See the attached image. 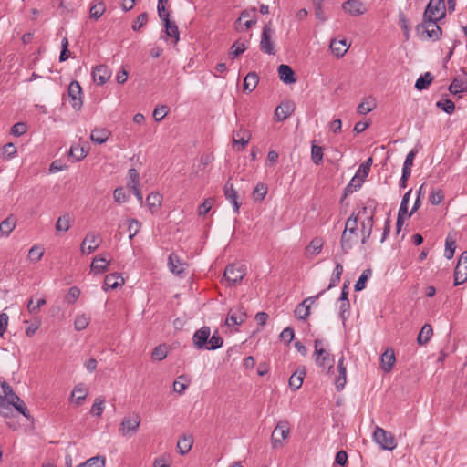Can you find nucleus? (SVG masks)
<instances>
[{"mask_svg":"<svg viewBox=\"0 0 467 467\" xmlns=\"http://www.w3.org/2000/svg\"><path fill=\"white\" fill-rule=\"evenodd\" d=\"M377 202L375 200H368L366 202V205L362 208V210L359 212V213L366 215V218L368 216H371L374 218L375 211L377 209Z\"/></svg>","mask_w":467,"mask_h":467,"instance_id":"obj_52","label":"nucleus"},{"mask_svg":"<svg viewBox=\"0 0 467 467\" xmlns=\"http://www.w3.org/2000/svg\"><path fill=\"white\" fill-rule=\"evenodd\" d=\"M259 82V77L255 72H249L244 79V91L251 93L254 91Z\"/></svg>","mask_w":467,"mask_h":467,"instance_id":"obj_29","label":"nucleus"},{"mask_svg":"<svg viewBox=\"0 0 467 467\" xmlns=\"http://www.w3.org/2000/svg\"><path fill=\"white\" fill-rule=\"evenodd\" d=\"M124 284V278L117 274H109L105 276L104 280V289L107 291L108 289H116L119 286H121Z\"/></svg>","mask_w":467,"mask_h":467,"instance_id":"obj_20","label":"nucleus"},{"mask_svg":"<svg viewBox=\"0 0 467 467\" xmlns=\"http://www.w3.org/2000/svg\"><path fill=\"white\" fill-rule=\"evenodd\" d=\"M272 23L269 21L266 23L262 30L261 40L259 44L260 50L267 55H275V44L272 41Z\"/></svg>","mask_w":467,"mask_h":467,"instance_id":"obj_6","label":"nucleus"},{"mask_svg":"<svg viewBox=\"0 0 467 467\" xmlns=\"http://www.w3.org/2000/svg\"><path fill=\"white\" fill-rule=\"evenodd\" d=\"M361 226H362V228H361V234H362L361 244H365L368 241V239L370 238V236L372 234L373 226H374V218H372L371 216H368L365 220L362 221Z\"/></svg>","mask_w":467,"mask_h":467,"instance_id":"obj_25","label":"nucleus"},{"mask_svg":"<svg viewBox=\"0 0 467 467\" xmlns=\"http://www.w3.org/2000/svg\"><path fill=\"white\" fill-rule=\"evenodd\" d=\"M211 336V328L209 327H202L196 330L192 336V343L196 349H206L208 338Z\"/></svg>","mask_w":467,"mask_h":467,"instance_id":"obj_12","label":"nucleus"},{"mask_svg":"<svg viewBox=\"0 0 467 467\" xmlns=\"http://www.w3.org/2000/svg\"><path fill=\"white\" fill-rule=\"evenodd\" d=\"M323 240L320 237H315L310 242L309 245L306 247L307 253H310L312 254H318L323 247Z\"/></svg>","mask_w":467,"mask_h":467,"instance_id":"obj_46","label":"nucleus"},{"mask_svg":"<svg viewBox=\"0 0 467 467\" xmlns=\"http://www.w3.org/2000/svg\"><path fill=\"white\" fill-rule=\"evenodd\" d=\"M344 357H341L337 363L338 377L335 381V385L337 390L343 389L347 380V369L344 365Z\"/></svg>","mask_w":467,"mask_h":467,"instance_id":"obj_26","label":"nucleus"},{"mask_svg":"<svg viewBox=\"0 0 467 467\" xmlns=\"http://www.w3.org/2000/svg\"><path fill=\"white\" fill-rule=\"evenodd\" d=\"M445 16L446 5L444 0H430L423 14V20L425 22L440 21Z\"/></svg>","mask_w":467,"mask_h":467,"instance_id":"obj_3","label":"nucleus"},{"mask_svg":"<svg viewBox=\"0 0 467 467\" xmlns=\"http://www.w3.org/2000/svg\"><path fill=\"white\" fill-rule=\"evenodd\" d=\"M296 317L300 320H306L310 315V305L301 302L295 309Z\"/></svg>","mask_w":467,"mask_h":467,"instance_id":"obj_42","label":"nucleus"},{"mask_svg":"<svg viewBox=\"0 0 467 467\" xmlns=\"http://www.w3.org/2000/svg\"><path fill=\"white\" fill-rule=\"evenodd\" d=\"M87 154L88 151H86L80 145L71 146L69 150V156L73 158L76 161L83 160L87 156Z\"/></svg>","mask_w":467,"mask_h":467,"instance_id":"obj_47","label":"nucleus"},{"mask_svg":"<svg viewBox=\"0 0 467 467\" xmlns=\"http://www.w3.org/2000/svg\"><path fill=\"white\" fill-rule=\"evenodd\" d=\"M311 158L315 164H321L323 161V148L313 144L311 148Z\"/></svg>","mask_w":467,"mask_h":467,"instance_id":"obj_55","label":"nucleus"},{"mask_svg":"<svg viewBox=\"0 0 467 467\" xmlns=\"http://www.w3.org/2000/svg\"><path fill=\"white\" fill-rule=\"evenodd\" d=\"M245 275V270L243 266L229 265L224 271L223 277L229 285L239 284Z\"/></svg>","mask_w":467,"mask_h":467,"instance_id":"obj_10","label":"nucleus"},{"mask_svg":"<svg viewBox=\"0 0 467 467\" xmlns=\"http://www.w3.org/2000/svg\"><path fill=\"white\" fill-rule=\"evenodd\" d=\"M183 263L181 261L180 257L175 254L174 253H171L169 255L168 258V265L169 269L172 274L180 275L183 272Z\"/></svg>","mask_w":467,"mask_h":467,"instance_id":"obj_27","label":"nucleus"},{"mask_svg":"<svg viewBox=\"0 0 467 467\" xmlns=\"http://www.w3.org/2000/svg\"><path fill=\"white\" fill-rule=\"evenodd\" d=\"M43 256V250L40 246L34 245L28 252V258L32 262H38Z\"/></svg>","mask_w":467,"mask_h":467,"instance_id":"obj_63","label":"nucleus"},{"mask_svg":"<svg viewBox=\"0 0 467 467\" xmlns=\"http://www.w3.org/2000/svg\"><path fill=\"white\" fill-rule=\"evenodd\" d=\"M163 26L165 27V33L168 36L174 38L175 42L177 43L180 39V33L179 28L175 22H172L171 20L163 23Z\"/></svg>","mask_w":467,"mask_h":467,"instance_id":"obj_40","label":"nucleus"},{"mask_svg":"<svg viewBox=\"0 0 467 467\" xmlns=\"http://www.w3.org/2000/svg\"><path fill=\"white\" fill-rule=\"evenodd\" d=\"M294 105L290 102L281 103L275 111L278 120L286 119L294 111Z\"/></svg>","mask_w":467,"mask_h":467,"instance_id":"obj_28","label":"nucleus"},{"mask_svg":"<svg viewBox=\"0 0 467 467\" xmlns=\"http://www.w3.org/2000/svg\"><path fill=\"white\" fill-rule=\"evenodd\" d=\"M106 459L104 456H95L87 460L83 464L85 467H104Z\"/></svg>","mask_w":467,"mask_h":467,"instance_id":"obj_57","label":"nucleus"},{"mask_svg":"<svg viewBox=\"0 0 467 467\" xmlns=\"http://www.w3.org/2000/svg\"><path fill=\"white\" fill-rule=\"evenodd\" d=\"M290 428L287 420H280L274 429L271 435V443L273 448L282 446V441L289 435Z\"/></svg>","mask_w":467,"mask_h":467,"instance_id":"obj_8","label":"nucleus"},{"mask_svg":"<svg viewBox=\"0 0 467 467\" xmlns=\"http://www.w3.org/2000/svg\"><path fill=\"white\" fill-rule=\"evenodd\" d=\"M432 327L430 324H424L417 337L418 344L421 346L427 344L432 337Z\"/></svg>","mask_w":467,"mask_h":467,"instance_id":"obj_34","label":"nucleus"},{"mask_svg":"<svg viewBox=\"0 0 467 467\" xmlns=\"http://www.w3.org/2000/svg\"><path fill=\"white\" fill-rule=\"evenodd\" d=\"M246 313L243 308H239L235 311H230L226 318V324L228 326L241 325L245 321Z\"/></svg>","mask_w":467,"mask_h":467,"instance_id":"obj_24","label":"nucleus"},{"mask_svg":"<svg viewBox=\"0 0 467 467\" xmlns=\"http://www.w3.org/2000/svg\"><path fill=\"white\" fill-rule=\"evenodd\" d=\"M306 375V368H298L289 378V386L292 389L297 390L301 388Z\"/></svg>","mask_w":467,"mask_h":467,"instance_id":"obj_22","label":"nucleus"},{"mask_svg":"<svg viewBox=\"0 0 467 467\" xmlns=\"http://www.w3.org/2000/svg\"><path fill=\"white\" fill-rule=\"evenodd\" d=\"M444 199L443 192L441 189L432 190L429 196V201L433 205L440 204Z\"/></svg>","mask_w":467,"mask_h":467,"instance_id":"obj_62","label":"nucleus"},{"mask_svg":"<svg viewBox=\"0 0 467 467\" xmlns=\"http://www.w3.org/2000/svg\"><path fill=\"white\" fill-rule=\"evenodd\" d=\"M193 444V439L191 435H182L178 442L177 449L181 455H184L190 451Z\"/></svg>","mask_w":467,"mask_h":467,"instance_id":"obj_31","label":"nucleus"},{"mask_svg":"<svg viewBox=\"0 0 467 467\" xmlns=\"http://www.w3.org/2000/svg\"><path fill=\"white\" fill-rule=\"evenodd\" d=\"M67 93L70 99L71 107L77 111L80 110L83 106L82 88L80 84L76 80L71 81L68 85Z\"/></svg>","mask_w":467,"mask_h":467,"instance_id":"obj_9","label":"nucleus"},{"mask_svg":"<svg viewBox=\"0 0 467 467\" xmlns=\"http://www.w3.org/2000/svg\"><path fill=\"white\" fill-rule=\"evenodd\" d=\"M71 217L69 213H65L60 216L56 223V230L57 232L66 233L70 228Z\"/></svg>","mask_w":467,"mask_h":467,"instance_id":"obj_39","label":"nucleus"},{"mask_svg":"<svg viewBox=\"0 0 467 467\" xmlns=\"http://www.w3.org/2000/svg\"><path fill=\"white\" fill-rule=\"evenodd\" d=\"M167 354V346L165 344H161L154 348L151 353V358L153 360L161 361L166 358Z\"/></svg>","mask_w":467,"mask_h":467,"instance_id":"obj_48","label":"nucleus"},{"mask_svg":"<svg viewBox=\"0 0 467 467\" xmlns=\"http://www.w3.org/2000/svg\"><path fill=\"white\" fill-rule=\"evenodd\" d=\"M372 271L370 269H366L362 272L361 275L357 280L356 284L354 285L355 291H361L366 287V283L368 280V278L371 276Z\"/></svg>","mask_w":467,"mask_h":467,"instance_id":"obj_44","label":"nucleus"},{"mask_svg":"<svg viewBox=\"0 0 467 467\" xmlns=\"http://www.w3.org/2000/svg\"><path fill=\"white\" fill-rule=\"evenodd\" d=\"M323 346L324 341L322 339H316L314 341L315 362L323 371L329 373L334 368L335 358Z\"/></svg>","mask_w":467,"mask_h":467,"instance_id":"obj_2","label":"nucleus"},{"mask_svg":"<svg viewBox=\"0 0 467 467\" xmlns=\"http://www.w3.org/2000/svg\"><path fill=\"white\" fill-rule=\"evenodd\" d=\"M109 265V261L101 256H96L91 263V269L97 273L101 274L107 271Z\"/></svg>","mask_w":467,"mask_h":467,"instance_id":"obj_33","label":"nucleus"},{"mask_svg":"<svg viewBox=\"0 0 467 467\" xmlns=\"http://www.w3.org/2000/svg\"><path fill=\"white\" fill-rule=\"evenodd\" d=\"M330 48L332 52L337 57H343L348 51V47L347 46L346 39L343 40H332L330 43Z\"/></svg>","mask_w":467,"mask_h":467,"instance_id":"obj_32","label":"nucleus"},{"mask_svg":"<svg viewBox=\"0 0 467 467\" xmlns=\"http://www.w3.org/2000/svg\"><path fill=\"white\" fill-rule=\"evenodd\" d=\"M223 337L219 335V333L217 331H215L212 335V337H210L208 338L206 349L207 350H215V349L220 348L223 346Z\"/></svg>","mask_w":467,"mask_h":467,"instance_id":"obj_41","label":"nucleus"},{"mask_svg":"<svg viewBox=\"0 0 467 467\" xmlns=\"http://www.w3.org/2000/svg\"><path fill=\"white\" fill-rule=\"evenodd\" d=\"M371 165H372V158L369 157L365 162L360 164V166L358 167L355 175L358 176L360 178H363V181H364L365 178L368 175Z\"/></svg>","mask_w":467,"mask_h":467,"instance_id":"obj_54","label":"nucleus"},{"mask_svg":"<svg viewBox=\"0 0 467 467\" xmlns=\"http://www.w3.org/2000/svg\"><path fill=\"white\" fill-rule=\"evenodd\" d=\"M46 304L45 298H39L36 303L34 302V299L31 298L27 303V310L31 314H36L39 311L40 307L43 306Z\"/></svg>","mask_w":467,"mask_h":467,"instance_id":"obj_61","label":"nucleus"},{"mask_svg":"<svg viewBox=\"0 0 467 467\" xmlns=\"http://www.w3.org/2000/svg\"><path fill=\"white\" fill-rule=\"evenodd\" d=\"M246 50V46L244 43L235 42L231 47V51L229 53V57L234 59L236 57L240 56Z\"/></svg>","mask_w":467,"mask_h":467,"instance_id":"obj_60","label":"nucleus"},{"mask_svg":"<svg viewBox=\"0 0 467 467\" xmlns=\"http://www.w3.org/2000/svg\"><path fill=\"white\" fill-rule=\"evenodd\" d=\"M106 11V6L102 1L95 0L94 4L91 5L89 14L90 18L98 20L102 16L104 12Z\"/></svg>","mask_w":467,"mask_h":467,"instance_id":"obj_37","label":"nucleus"},{"mask_svg":"<svg viewBox=\"0 0 467 467\" xmlns=\"http://www.w3.org/2000/svg\"><path fill=\"white\" fill-rule=\"evenodd\" d=\"M5 403L8 406H13L24 417L29 419V411L25 402L16 393H12L11 396L5 400Z\"/></svg>","mask_w":467,"mask_h":467,"instance_id":"obj_17","label":"nucleus"},{"mask_svg":"<svg viewBox=\"0 0 467 467\" xmlns=\"http://www.w3.org/2000/svg\"><path fill=\"white\" fill-rule=\"evenodd\" d=\"M436 107L447 114H452L455 110L454 102L449 99L439 100L436 103Z\"/></svg>","mask_w":467,"mask_h":467,"instance_id":"obj_51","label":"nucleus"},{"mask_svg":"<svg viewBox=\"0 0 467 467\" xmlns=\"http://www.w3.org/2000/svg\"><path fill=\"white\" fill-rule=\"evenodd\" d=\"M416 33L418 36L422 39H431L432 41H437L441 38L442 35L441 28L438 26V21L434 22H425L417 25Z\"/></svg>","mask_w":467,"mask_h":467,"instance_id":"obj_4","label":"nucleus"},{"mask_svg":"<svg viewBox=\"0 0 467 467\" xmlns=\"http://www.w3.org/2000/svg\"><path fill=\"white\" fill-rule=\"evenodd\" d=\"M363 182V178L355 175L350 180L349 183L346 186L343 197H347L348 194H351L354 192L358 191L362 186Z\"/></svg>","mask_w":467,"mask_h":467,"instance_id":"obj_36","label":"nucleus"},{"mask_svg":"<svg viewBox=\"0 0 467 467\" xmlns=\"http://www.w3.org/2000/svg\"><path fill=\"white\" fill-rule=\"evenodd\" d=\"M16 226L15 220L7 217L0 223V233L5 236H8Z\"/></svg>","mask_w":467,"mask_h":467,"instance_id":"obj_45","label":"nucleus"},{"mask_svg":"<svg viewBox=\"0 0 467 467\" xmlns=\"http://www.w3.org/2000/svg\"><path fill=\"white\" fill-rule=\"evenodd\" d=\"M127 186L129 188L140 186V175L136 169L130 168L128 171V182Z\"/></svg>","mask_w":467,"mask_h":467,"instance_id":"obj_53","label":"nucleus"},{"mask_svg":"<svg viewBox=\"0 0 467 467\" xmlns=\"http://www.w3.org/2000/svg\"><path fill=\"white\" fill-rule=\"evenodd\" d=\"M358 217L352 213L345 223V229L341 235L340 245L344 254L358 242Z\"/></svg>","mask_w":467,"mask_h":467,"instance_id":"obj_1","label":"nucleus"},{"mask_svg":"<svg viewBox=\"0 0 467 467\" xmlns=\"http://www.w3.org/2000/svg\"><path fill=\"white\" fill-rule=\"evenodd\" d=\"M267 193V186L265 183H258L254 191H253V197L255 202H261L265 198V195Z\"/></svg>","mask_w":467,"mask_h":467,"instance_id":"obj_50","label":"nucleus"},{"mask_svg":"<svg viewBox=\"0 0 467 467\" xmlns=\"http://www.w3.org/2000/svg\"><path fill=\"white\" fill-rule=\"evenodd\" d=\"M462 76L455 78L449 86V91L458 98H461V93L467 92V72L462 69Z\"/></svg>","mask_w":467,"mask_h":467,"instance_id":"obj_14","label":"nucleus"},{"mask_svg":"<svg viewBox=\"0 0 467 467\" xmlns=\"http://www.w3.org/2000/svg\"><path fill=\"white\" fill-rule=\"evenodd\" d=\"M223 192L226 200L233 205L234 213L239 214L241 202H238V192L234 189V184L229 181L224 184Z\"/></svg>","mask_w":467,"mask_h":467,"instance_id":"obj_13","label":"nucleus"},{"mask_svg":"<svg viewBox=\"0 0 467 467\" xmlns=\"http://www.w3.org/2000/svg\"><path fill=\"white\" fill-rule=\"evenodd\" d=\"M76 394H78L76 403L77 405H80L86 399L87 390L82 387V385H78L74 388L72 396H75Z\"/></svg>","mask_w":467,"mask_h":467,"instance_id":"obj_64","label":"nucleus"},{"mask_svg":"<svg viewBox=\"0 0 467 467\" xmlns=\"http://www.w3.org/2000/svg\"><path fill=\"white\" fill-rule=\"evenodd\" d=\"M456 249V242L450 234L445 239L444 256L450 260L453 257Z\"/></svg>","mask_w":467,"mask_h":467,"instance_id":"obj_43","label":"nucleus"},{"mask_svg":"<svg viewBox=\"0 0 467 467\" xmlns=\"http://www.w3.org/2000/svg\"><path fill=\"white\" fill-rule=\"evenodd\" d=\"M433 80V77L430 72H426L423 75H420V78L416 80L415 88L421 91L426 89Z\"/></svg>","mask_w":467,"mask_h":467,"instance_id":"obj_38","label":"nucleus"},{"mask_svg":"<svg viewBox=\"0 0 467 467\" xmlns=\"http://www.w3.org/2000/svg\"><path fill=\"white\" fill-rule=\"evenodd\" d=\"M250 140V135L246 130H238L234 131L233 133V148L241 151L244 149V147L248 144Z\"/></svg>","mask_w":467,"mask_h":467,"instance_id":"obj_16","label":"nucleus"},{"mask_svg":"<svg viewBox=\"0 0 467 467\" xmlns=\"http://www.w3.org/2000/svg\"><path fill=\"white\" fill-rule=\"evenodd\" d=\"M79 296L80 289L77 286H72L66 295L65 300L67 304L73 305L78 299Z\"/></svg>","mask_w":467,"mask_h":467,"instance_id":"obj_58","label":"nucleus"},{"mask_svg":"<svg viewBox=\"0 0 467 467\" xmlns=\"http://www.w3.org/2000/svg\"><path fill=\"white\" fill-rule=\"evenodd\" d=\"M105 400L101 397L95 399V401L91 407L90 413L94 416L100 417L104 411Z\"/></svg>","mask_w":467,"mask_h":467,"instance_id":"obj_49","label":"nucleus"},{"mask_svg":"<svg viewBox=\"0 0 467 467\" xmlns=\"http://www.w3.org/2000/svg\"><path fill=\"white\" fill-rule=\"evenodd\" d=\"M381 368L385 372H389L393 365L396 361L395 354L392 348H388L382 355H381Z\"/></svg>","mask_w":467,"mask_h":467,"instance_id":"obj_21","label":"nucleus"},{"mask_svg":"<svg viewBox=\"0 0 467 467\" xmlns=\"http://www.w3.org/2000/svg\"><path fill=\"white\" fill-rule=\"evenodd\" d=\"M278 75L280 80H282L285 84H293L296 81V78L295 77V72L291 68L290 66L285 64H281L278 68Z\"/></svg>","mask_w":467,"mask_h":467,"instance_id":"obj_18","label":"nucleus"},{"mask_svg":"<svg viewBox=\"0 0 467 467\" xmlns=\"http://www.w3.org/2000/svg\"><path fill=\"white\" fill-rule=\"evenodd\" d=\"M140 424V418L139 415L124 417L120 422L119 431L124 437L133 436Z\"/></svg>","mask_w":467,"mask_h":467,"instance_id":"obj_7","label":"nucleus"},{"mask_svg":"<svg viewBox=\"0 0 467 467\" xmlns=\"http://www.w3.org/2000/svg\"><path fill=\"white\" fill-rule=\"evenodd\" d=\"M89 324V318L85 315H78L74 321V327L77 331L85 329Z\"/></svg>","mask_w":467,"mask_h":467,"instance_id":"obj_59","label":"nucleus"},{"mask_svg":"<svg viewBox=\"0 0 467 467\" xmlns=\"http://www.w3.org/2000/svg\"><path fill=\"white\" fill-rule=\"evenodd\" d=\"M110 136V131L105 128L94 129L90 134V140L95 144L105 143Z\"/></svg>","mask_w":467,"mask_h":467,"instance_id":"obj_23","label":"nucleus"},{"mask_svg":"<svg viewBox=\"0 0 467 467\" xmlns=\"http://www.w3.org/2000/svg\"><path fill=\"white\" fill-rule=\"evenodd\" d=\"M373 439L382 450L393 451L397 447V442L391 432L386 430L376 427L373 432Z\"/></svg>","mask_w":467,"mask_h":467,"instance_id":"obj_5","label":"nucleus"},{"mask_svg":"<svg viewBox=\"0 0 467 467\" xmlns=\"http://www.w3.org/2000/svg\"><path fill=\"white\" fill-rule=\"evenodd\" d=\"M140 223L137 219H130L128 221L129 239L132 240L133 237L140 232Z\"/></svg>","mask_w":467,"mask_h":467,"instance_id":"obj_56","label":"nucleus"},{"mask_svg":"<svg viewBox=\"0 0 467 467\" xmlns=\"http://www.w3.org/2000/svg\"><path fill=\"white\" fill-rule=\"evenodd\" d=\"M162 196L159 192H150L146 199L147 206L151 213H154L161 207Z\"/></svg>","mask_w":467,"mask_h":467,"instance_id":"obj_30","label":"nucleus"},{"mask_svg":"<svg viewBox=\"0 0 467 467\" xmlns=\"http://www.w3.org/2000/svg\"><path fill=\"white\" fill-rule=\"evenodd\" d=\"M362 3L358 0H348L342 5L344 11L354 16L364 14L365 10L362 9Z\"/></svg>","mask_w":467,"mask_h":467,"instance_id":"obj_19","label":"nucleus"},{"mask_svg":"<svg viewBox=\"0 0 467 467\" xmlns=\"http://www.w3.org/2000/svg\"><path fill=\"white\" fill-rule=\"evenodd\" d=\"M111 71L105 65H99L92 70V78L97 85L105 84L110 78Z\"/></svg>","mask_w":467,"mask_h":467,"instance_id":"obj_15","label":"nucleus"},{"mask_svg":"<svg viewBox=\"0 0 467 467\" xmlns=\"http://www.w3.org/2000/svg\"><path fill=\"white\" fill-rule=\"evenodd\" d=\"M376 107L375 99L372 98L364 99L357 107V112L360 115H366L371 112Z\"/></svg>","mask_w":467,"mask_h":467,"instance_id":"obj_35","label":"nucleus"},{"mask_svg":"<svg viewBox=\"0 0 467 467\" xmlns=\"http://www.w3.org/2000/svg\"><path fill=\"white\" fill-rule=\"evenodd\" d=\"M467 281V251H464L454 270V286L460 285Z\"/></svg>","mask_w":467,"mask_h":467,"instance_id":"obj_11","label":"nucleus"}]
</instances>
